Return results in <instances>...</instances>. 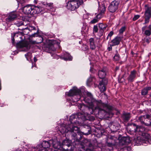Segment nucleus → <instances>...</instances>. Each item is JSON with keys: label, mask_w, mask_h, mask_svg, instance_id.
<instances>
[{"label": "nucleus", "mask_w": 151, "mask_h": 151, "mask_svg": "<svg viewBox=\"0 0 151 151\" xmlns=\"http://www.w3.org/2000/svg\"><path fill=\"white\" fill-rule=\"evenodd\" d=\"M37 60V58L35 57L34 58V61L35 63Z\"/></svg>", "instance_id": "obj_53"}, {"label": "nucleus", "mask_w": 151, "mask_h": 151, "mask_svg": "<svg viewBox=\"0 0 151 151\" xmlns=\"http://www.w3.org/2000/svg\"><path fill=\"white\" fill-rule=\"evenodd\" d=\"M145 22L144 24H145L148 23L150 20V18L151 17V16L149 14H146L145 13Z\"/></svg>", "instance_id": "obj_29"}, {"label": "nucleus", "mask_w": 151, "mask_h": 151, "mask_svg": "<svg viewBox=\"0 0 151 151\" xmlns=\"http://www.w3.org/2000/svg\"><path fill=\"white\" fill-rule=\"evenodd\" d=\"M78 107L81 112L70 116L69 124L67 125L62 124L58 127V131L62 134L68 132H71L74 142H79L83 135H88L90 134L89 131L86 133L80 132L77 126L81 122V121H84L86 119V115L92 114L93 112L92 107L86 106L83 104H79Z\"/></svg>", "instance_id": "obj_1"}, {"label": "nucleus", "mask_w": 151, "mask_h": 151, "mask_svg": "<svg viewBox=\"0 0 151 151\" xmlns=\"http://www.w3.org/2000/svg\"><path fill=\"white\" fill-rule=\"evenodd\" d=\"M99 27V32H100V37L103 35V33L105 30L106 27L107 25L104 24L100 23L98 24Z\"/></svg>", "instance_id": "obj_16"}, {"label": "nucleus", "mask_w": 151, "mask_h": 151, "mask_svg": "<svg viewBox=\"0 0 151 151\" xmlns=\"http://www.w3.org/2000/svg\"><path fill=\"white\" fill-rule=\"evenodd\" d=\"M75 1H77L78 3H79V2L80 1H79V0H76Z\"/></svg>", "instance_id": "obj_58"}, {"label": "nucleus", "mask_w": 151, "mask_h": 151, "mask_svg": "<svg viewBox=\"0 0 151 151\" xmlns=\"http://www.w3.org/2000/svg\"><path fill=\"white\" fill-rule=\"evenodd\" d=\"M16 46L19 48H24V51H27L30 49L28 43L27 42H19L16 44Z\"/></svg>", "instance_id": "obj_12"}, {"label": "nucleus", "mask_w": 151, "mask_h": 151, "mask_svg": "<svg viewBox=\"0 0 151 151\" xmlns=\"http://www.w3.org/2000/svg\"><path fill=\"white\" fill-rule=\"evenodd\" d=\"M120 58V55L118 53V51L116 50L115 51V54L113 59L115 61H117L119 60Z\"/></svg>", "instance_id": "obj_32"}, {"label": "nucleus", "mask_w": 151, "mask_h": 151, "mask_svg": "<svg viewBox=\"0 0 151 151\" xmlns=\"http://www.w3.org/2000/svg\"><path fill=\"white\" fill-rule=\"evenodd\" d=\"M19 37L20 38H22L21 35H18V33H15L14 34L13 37L12 39V44H14V38H15L16 37Z\"/></svg>", "instance_id": "obj_31"}, {"label": "nucleus", "mask_w": 151, "mask_h": 151, "mask_svg": "<svg viewBox=\"0 0 151 151\" xmlns=\"http://www.w3.org/2000/svg\"><path fill=\"white\" fill-rule=\"evenodd\" d=\"M145 28H146V27H143L142 28V30L143 31L144 30H145Z\"/></svg>", "instance_id": "obj_56"}, {"label": "nucleus", "mask_w": 151, "mask_h": 151, "mask_svg": "<svg viewBox=\"0 0 151 151\" xmlns=\"http://www.w3.org/2000/svg\"><path fill=\"white\" fill-rule=\"evenodd\" d=\"M17 16L15 12H11L8 14L6 20L7 22H11L14 20L17 17Z\"/></svg>", "instance_id": "obj_14"}, {"label": "nucleus", "mask_w": 151, "mask_h": 151, "mask_svg": "<svg viewBox=\"0 0 151 151\" xmlns=\"http://www.w3.org/2000/svg\"><path fill=\"white\" fill-rule=\"evenodd\" d=\"M16 1H17V2L21 4L24 3L25 1V0H16Z\"/></svg>", "instance_id": "obj_49"}, {"label": "nucleus", "mask_w": 151, "mask_h": 151, "mask_svg": "<svg viewBox=\"0 0 151 151\" xmlns=\"http://www.w3.org/2000/svg\"><path fill=\"white\" fill-rule=\"evenodd\" d=\"M98 31V26L96 25H94L93 29V33H97Z\"/></svg>", "instance_id": "obj_35"}, {"label": "nucleus", "mask_w": 151, "mask_h": 151, "mask_svg": "<svg viewBox=\"0 0 151 151\" xmlns=\"http://www.w3.org/2000/svg\"><path fill=\"white\" fill-rule=\"evenodd\" d=\"M145 13L149 14L151 16V6L147 7L145 9Z\"/></svg>", "instance_id": "obj_34"}, {"label": "nucleus", "mask_w": 151, "mask_h": 151, "mask_svg": "<svg viewBox=\"0 0 151 151\" xmlns=\"http://www.w3.org/2000/svg\"><path fill=\"white\" fill-rule=\"evenodd\" d=\"M46 7L50 11V12H54L55 11V9L53 7V3H46Z\"/></svg>", "instance_id": "obj_26"}, {"label": "nucleus", "mask_w": 151, "mask_h": 151, "mask_svg": "<svg viewBox=\"0 0 151 151\" xmlns=\"http://www.w3.org/2000/svg\"><path fill=\"white\" fill-rule=\"evenodd\" d=\"M136 73L135 70L131 71L129 75L127 78L128 83H132L134 81L136 77Z\"/></svg>", "instance_id": "obj_13"}, {"label": "nucleus", "mask_w": 151, "mask_h": 151, "mask_svg": "<svg viewBox=\"0 0 151 151\" xmlns=\"http://www.w3.org/2000/svg\"><path fill=\"white\" fill-rule=\"evenodd\" d=\"M148 28L149 29V30H150L151 31V25H149L148 27Z\"/></svg>", "instance_id": "obj_54"}, {"label": "nucleus", "mask_w": 151, "mask_h": 151, "mask_svg": "<svg viewBox=\"0 0 151 151\" xmlns=\"http://www.w3.org/2000/svg\"><path fill=\"white\" fill-rule=\"evenodd\" d=\"M33 29H35V27H33Z\"/></svg>", "instance_id": "obj_60"}, {"label": "nucleus", "mask_w": 151, "mask_h": 151, "mask_svg": "<svg viewBox=\"0 0 151 151\" xmlns=\"http://www.w3.org/2000/svg\"><path fill=\"white\" fill-rule=\"evenodd\" d=\"M122 38V37L117 36L112 40L111 42V46H114L119 45Z\"/></svg>", "instance_id": "obj_15"}, {"label": "nucleus", "mask_w": 151, "mask_h": 151, "mask_svg": "<svg viewBox=\"0 0 151 151\" xmlns=\"http://www.w3.org/2000/svg\"><path fill=\"white\" fill-rule=\"evenodd\" d=\"M130 140L128 137H123L120 140V142L122 145H127L130 142Z\"/></svg>", "instance_id": "obj_21"}, {"label": "nucleus", "mask_w": 151, "mask_h": 151, "mask_svg": "<svg viewBox=\"0 0 151 151\" xmlns=\"http://www.w3.org/2000/svg\"><path fill=\"white\" fill-rule=\"evenodd\" d=\"M86 24H83V26L82 27V31H84L86 30Z\"/></svg>", "instance_id": "obj_47"}, {"label": "nucleus", "mask_w": 151, "mask_h": 151, "mask_svg": "<svg viewBox=\"0 0 151 151\" xmlns=\"http://www.w3.org/2000/svg\"><path fill=\"white\" fill-rule=\"evenodd\" d=\"M83 91V89H79L76 87H74L68 92L66 94L68 96H71V99L73 102L78 101L82 98V92Z\"/></svg>", "instance_id": "obj_4"}, {"label": "nucleus", "mask_w": 151, "mask_h": 151, "mask_svg": "<svg viewBox=\"0 0 151 151\" xmlns=\"http://www.w3.org/2000/svg\"><path fill=\"white\" fill-rule=\"evenodd\" d=\"M91 69H90V71H91Z\"/></svg>", "instance_id": "obj_61"}, {"label": "nucleus", "mask_w": 151, "mask_h": 151, "mask_svg": "<svg viewBox=\"0 0 151 151\" xmlns=\"http://www.w3.org/2000/svg\"><path fill=\"white\" fill-rule=\"evenodd\" d=\"M145 118L146 116H141L138 117V121L140 122L141 124L145 125Z\"/></svg>", "instance_id": "obj_27"}, {"label": "nucleus", "mask_w": 151, "mask_h": 151, "mask_svg": "<svg viewBox=\"0 0 151 151\" xmlns=\"http://www.w3.org/2000/svg\"><path fill=\"white\" fill-rule=\"evenodd\" d=\"M93 79H94V78L90 77L87 80V83H89L93 81Z\"/></svg>", "instance_id": "obj_45"}, {"label": "nucleus", "mask_w": 151, "mask_h": 151, "mask_svg": "<svg viewBox=\"0 0 151 151\" xmlns=\"http://www.w3.org/2000/svg\"><path fill=\"white\" fill-rule=\"evenodd\" d=\"M151 90V87H146L144 88L141 91V93L142 95H145L147 94L148 91Z\"/></svg>", "instance_id": "obj_25"}, {"label": "nucleus", "mask_w": 151, "mask_h": 151, "mask_svg": "<svg viewBox=\"0 0 151 151\" xmlns=\"http://www.w3.org/2000/svg\"><path fill=\"white\" fill-rule=\"evenodd\" d=\"M114 34V32L113 31H111L108 34V36H109L110 37V39H111V37Z\"/></svg>", "instance_id": "obj_48"}, {"label": "nucleus", "mask_w": 151, "mask_h": 151, "mask_svg": "<svg viewBox=\"0 0 151 151\" xmlns=\"http://www.w3.org/2000/svg\"><path fill=\"white\" fill-rule=\"evenodd\" d=\"M150 96H151V94H150Z\"/></svg>", "instance_id": "obj_63"}, {"label": "nucleus", "mask_w": 151, "mask_h": 151, "mask_svg": "<svg viewBox=\"0 0 151 151\" xmlns=\"http://www.w3.org/2000/svg\"><path fill=\"white\" fill-rule=\"evenodd\" d=\"M109 37L108 36H108L106 37V40H108L109 39Z\"/></svg>", "instance_id": "obj_59"}, {"label": "nucleus", "mask_w": 151, "mask_h": 151, "mask_svg": "<svg viewBox=\"0 0 151 151\" xmlns=\"http://www.w3.org/2000/svg\"><path fill=\"white\" fill-rule=\"evenodd\" d=\"M151 40L149 38H145L144 39V42H146L147 44H149Z\"/></svg>", "instance_id": "obj_43"}, {"label": "nucleus", "mask_w": 151, "mask_h": 151, "mask_svg": "<svg viewBox=\"0 0 151 151\" xmlns=\"http://www.w3.org/2000/svg\"><path fill=\"white\" fill-rule=\"evenodd\" d=\"M37 0H35L34 1V2L36 4H37Z\"/></svg>", "instance_id": "obj_57"}, {"label": "nucleus", "mask_w": 151, "mask_h": 151, "mask_svg": "<svg viewBox=\"0 0 151 151\" xmlns=\"http://www.w3.org/2000/svg\"><path fill=\"white\" fill-rule=\"evenodd\" d=\"M83 92H82V96L83 99H81V101H82L83 100L86 103H90L92 101L93 96L91 93L87 91H85L83 89Z\"/></svg>", "instance_id": "obj_8"}, {"label": "nucleus", "mask_w": 151, "mask_h": 151, "mask_svg": "<svg viewBox=\"0 0 151 151\" xmlns=\"http://www.w3.org/2000/svg\"><path fill=\"white\" fill-rule=\"evenodd\" d=\"M102 17V14H101L100 13H99L97 15L96 17L98 19V20H99V19L101 18Z\"/></svg>", "instance_id": "obj_46"}, {"label": "nucleus", "mask_w": 151, "mask_h": 151, "mask_svg": "<svg viewBox=\"0 0 151 151\" xmlns=\"http://www.w3.org/2000/svg\"><path fill=\"white\" fill-rule=\"evenodd\" d=\"M15 24L17 26L19 27L21 26L24 25V21H22L19 22H18L16 23Z\"/></svg>", "instance_id": "obj_38"}, {"label": "nucleus", "mask_w": 151, "mask_h": 151, "mask_svg": "<svg viewBox=\"0 0 151 151\" xmlns=\"http://www.w3.org/2000/svg\"><path fill=\"white\" fill-rule=\"evenodd\" d=\"M83 3L82 0H81L78 3L75 0L68 1L67 4V8L71 11H74L78 8L79 5L82 4Z\"/></svg>", "instance_id": "obj_6"}, {"label": "nucleus", "mask_w": 151, "mask_h": 151, "mask_svg": "<svg viewBox=\"0 0 151 151\" xmlns=\"http://www.w3.org/2000/svg\"><path fill=\"white\" fill-rule=\"evenodd\" d=\"M126 28L125 27H122L119 30V34H122L123 32L125 31Z\"/></svg>", "instance_id": "obj_40"}, {"label": "nucleus", "mask_w": 151, "mask_h": 151, "mask_svg": "<svg viewBox=\"0 0 151 151\" xmlns=\"http://www.w3.org/2000/svg\"><path fill=\"white\" fill-rule=\"evenodd\" d=\"M38 35V34L37 32L35 33H34L33 34L31 35V37H35V36H36L37 37V41H40V38H39V37H41V36H37Z\"/></svg>", "instance_id": "obj_37"}, {"label": "nucleus", "mask_w": 151, "mask_h": 151, "mask_svg": "<svg viewBox=\"0 0 151 151\" xmlns=\"http://www.w3.org/2000/svg\"><path fill=\"white\" fill-rule=\"evenodd\" d=\"M34 65H33L32 66V68H33V67H36V65H35V63H34Z\"/></svg>", "instance_id": "obj_55"}, {"label": "nucleus", "mask_w": 151, "mask_h": 151, "mask_svg": "<svg viewBox=\"0 0 151 151\" xmlns=\"http://www.w3.org/2000/svg\"><path fill=\"white\" fill-rule=\"evenodd\" d=\"M122 151H131V149L130 147H125L122 149Z\"/></svg>", "instance_id": "obj_42"}, {"label": "nucleus", "mask_w": 151, "mask_h": 151, "mask_svg": "<svg viewBox=\"0 0 151 151\" xmlns=\"http://www.w3.org/2000/svg\"><path fill=\"white\" fill-rule=\"evenodd\" d=\"M106 10V7L104 5L99 6V7L98 10L101 14L104 13Z\"/></svg>", "instance_id": "obj_30"}, {"label": "nucleus", "mask_w": 151, "mask_h": 151, "mask_svg": "<svg viewBox=\"0 0 151 151\" xmlns=\"http://www.w3.org/2000/svg\"><path fill=\"white\" fill-rule=\"evenodd\" d=\"M39 38L40 39V41H36L31 40L30 42L33 44H37L41 43L43 41V38L42 37H40Z\"/></svg>", "instance_id": "obj_28"}, {"label": "nucleus", "mask_w": 151, "mask_h": 151, "mask_svg": "<svg viewBox=\"0 0 151 151\" xmlns=\"http://www.w3.org/2000/svg\"><path fill=\"white\" fill-rule=\"evenodd\" d=\"M97 106L96 109L98 110V114L101 117H108L111 114L112 106L103 103L101 100L96 101Z\"/></svg>", "instance_id": "obj_3"}, {"label": "nucleus", "mask_w": 151, "mask_h": 151, "mask_svg": "<svg viewBox=\"0 0 151 151\" xmlns=\"http://www.w3.org/2000/svg\"><path fill=\"white\" fill-rule=\"evenodd\" d=\"M81 49L84 51H85L87 50L88 49V46L84 44H83L81 47Z\"/></svg>", "instance_id": "obj_36"}, {"label": "nucleus", "mask_w": 151, "mask_h": 151, "mask_svg": "<svg viewBox=\"0 0 151 151\" xmlns=\"http://www.w3.org/2000/svg\"><path fill=\"white\" fill-rule=\"evenodd\" d=\"M53 46V45H51V46Z\"/></svg>", "instance_id": "obj_62"}, {"label": "nucleus", "mask_w": 151, "mask_h": 151, "mask_svg": "<svg viewBox=\"0 0 151 151\" xmlns=\"http://www.w3.org/2000/svg\"><path fill=\"white\" fill-rule=\"evenodd\" d=\"M98 75L100 78H104L106 75V69L102 68L99 70L98 72Z\"/></svg>", "instance_id": "obj_18"}, {"label": "nucleus", "mask_w": 151, "mask_h": 151, "mask_svg": "<svg viewBox=\"0 0 151 151\" xmlns=\"http://www.w3.org/2000/svg\"><path fill=\"white\" fill-rule=\"evenodd\" d=\"M23 12L25 14L33 15L38 14L41 12L42 9L37 6H31L29 5L24 6L22 9Z\"/></svg>", "instance_id": "obj_5"}, {"label": "nucleus", "mask_w": 151, "mask_h": 151, "mask_svg": "<svg viewBox=\"0 0 151 151\" xmlns=\"http://www.w3.org/2000/svg\"><path fill=\"white\" fill-rule=\"evenodd\" d=\"M54 150L52 149L51 148H48L47 149H45V151H54Z\"/></svg>", "instance_id": "obj_52"}, {"label": "nucleus", "mask_w": 151, "mask_h": 151, "mask_svg": "<svg viewBox=\"0 0 151 151\" xmlns=\"http://www.w3.org/2000/svg\"><path fill=\"white\" fill-rule=\"evenodd\" d=\"M79 148L86 151H92L91 149H93L92 145L87 139L84 140L83 143H81L79 145Z\"/></svg>", "instance_id": "obj_7"}, {"label": "nucleus", "mask_w": 151, "mask_h": 151, "mask_svg": "<svg viewBox=\"0 0 151 151\" xmlns=\"http://www.w3.org/2000/svg\"><path fill=\"white\" fill-rule=\"evenodd\" d=\"M52 142H51L53 147L56 149H59L61 147V145L59 142L56 141H53V140H52Z\"/></svg>", "instance_id": "obj_23"}, {"label": "nucleus", "mask_w": 151, "mask_h": 151, "mask_svg": "<svg viewBox=\"0 0 151 151\" xmlns=\"http://www.w3.org/2000/svg\"><path fill=\"white\" fill-rule=\"evenodd\" d=\"M134 127V131L138 137H140L141 142L143 143L150 144L151 139L150 135L147 133L146 130L145 128L140 126L137 125L136 124L133 123L129 126V131H132L133 130L130 127Z\"/></svg>", "instance_id": "obj_2"}, {"label": "nucleus", "mask_w": 151, "mask_h": 151, "mask_svg": "<svg viewBox=\"0 0 151 151\" xmlns=\"http://www.w3.org/2000/svg\"><path fill=\"white\" fill-rule=\"evenodd\" d=\"M145 125L151 126V116L147 115H146L145 119Z\"/></svg>", "instance_id": "obj_19"}, {"label": "nucleus", "mask_w": 151, "mask_h": 151, "mask_svg": "<svg viewBox=\"0 0 151 151\" xmlns=\"http://www.w3.org/2000/svg\"><path fill=\"white\" fill-rule=\"evenodd\" d=\"M98 19L96 18V17L93 19V20L91 21L90 23L91 24H94L97 22L98 21Z\"/></svg>", "instance_id": "obj_39"}, {"label": "nucleus", "mask_w": 151, "mask_h": 151, "mask_svg": "<svg viewBox=\"0 0 151 151\" xmlns=\"http://www.w3.org/2000/svg\"><path fill=\"white\" fill-rule=\"evenodd\" d=\"M119 3V1L118 0L113 1L108 6V10L111 13L116 12L118 9Z\"/></svg>", "instance_id": "obj_11"}, {"label": "nucleus", "mask_w": 151, "mask_h": 151, "mask_svg": "<svg viewBox=\"0 0 151 151\" xmlns=\"http://www.w3.org/2000/svg\"><path fill=\"white\" fill-rule=\"evenodd\" d=\"M89 41L90 49L92 50H94L96 48V46L94 44V41L93 38H90Z\"/></svg>", "instance_id": "obj_22"}, {"label": "nucleus", "mask_w": 151, "mask_h": 151, "mask_svg": "<svg viewBox=\"0 0 151 151\" xmlns=\"http://www.w3.org/2000/svg\"><path fill=\"white\" fill-rule=\"evenodd\" d=\"M123 119L125 122L128 121L131 117L130 114L129 113H124L122 116Z\"/></svg>", "instance_id": "obj_24"}, {"label": "nucleus", "mask_w": 151, "mask_h": 151, "mask_svg": "<svg viewBox=\"0 0 151 151\" xmlns=\"http://www.w3.org/2000/svg\"><path fill=\"white\" fill-rule=\"evenodd\" d=\"M98 87L101 92H103L106 90V88L105 84L104 83L103 80L100 81L98 86Z\"/></svg>", "instance_id": "obj_20"}, {"label": "nucleus", "mask_w": 151, "mask_h": 151, "mask_svg": "<svg viewBox=\"0 0 151 151\" xmlns=\"http://www.w3.org/2000/svg\"><path fill=\"white\" fill-rule=\"evenodd\" d=\"M110 46L109 47L107 48V50L109 51H110L112 50V46H111V43L109 44Z\"/></svg>", "instance_id": "obj_50"}, {"label": "nucleus", "mask_w": 151, "mask_h": 151, "mask_svg": "<svg viewBox=\"0 0 151 151\" xmlns=\"http://www.w3.org/2000/svg\"><path fill=\"white\" fill-rule=\"evenodd\" d=\"M116 138L114 136L109 135L107 137L106 141V145L111 148L116 145Z\"/></svg>", "instance_id": "obj_10"}, {"label": "nucleus", "mask_w": 151, "mask_h": 151, "mask_svg": "<svg viewBox=\"0 0 151 151\" xmlns=\"http://www.w3.org/2000/svg\"><path fill=\"white\" fill-rule=\"evenodd\" d=\"M30 54V53H27L25 55V57L26 58H27V60H28V56H29V55Z\"/></svg>", "instance_id": "obj_51"}, {"label": "nucleus", "mask_w": 151, "mask_h": 151, "mask_svg": "<svg viewBox=\"0 0 151 151\" xmlns=\"http://www.w3.org/2000/svg\"><path fill=\"white\" fill-rule=\"evenodd\" d=\"M62 145H63L67 146L68 147L70 146V144L69 141L67 139L63 140L62 142Z\"/></svg>", "instance_id": "obj_33"}, {"label": "nucleus", "mask_w": 151, "mask_h": 151, "mask_svg": "<svg viewBox=\"0 0 151 151\" xmlns=\"http://www.w3.org/2000/svg\"><path fill=\"white\" fill-rule=\"evenodd\" d=\"M61 58L65 60H71L72 59V57L67 52L63 53V55L62 56Z\"/></svg>", "instance_id": "obj_17"}, {"label": "nucleus", "mask_w": 151, "mask_h": 151, "mask_svg": "<svg viewBox=\"0 0 151 151\" xmlns=\"http://www.w3.org/2000/svg\"><path fill=\"white\" fill-rule=\"evenodd\" d=\"M139 17L140 16L139 15H135L133 18L132 20L133 21H135L138 19Z\"/></svg>", "instance_id": "obj_44"}, {"label": "nucleus", "mask_w": 151, "mask_h": 151, "mask_svg": "<svg viewBox=\"0 0 151 151\" xmlns=\"http://www.w3.org/2000/svg\"><path fill=\"white\" fill-rule=\"evenodd\" d=\"M52 142L51 140L49 141H43L41 144L39 145L36 146V151H42L44 149H45L48 148L50 147Z\"/></svg>", "instance_id": "obj_9"}, {"label": "nucleus", "mask_w": 151, "mask_h": 151, "mask_svg": "<svg viewBox=\"0 0 151 151\" xmlns=\"http://www.w3.org/2000/svg\"><path fill=\"white\" fill-rule=\"evenodd\" d=\"M145 34L147 36H149L151 34V31L149 30H146L145 31Z\"/></svg>", "instance_id": "obj_41"}]
</instances>
